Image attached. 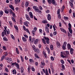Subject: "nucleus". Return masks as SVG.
<instances>
[{"label":"nucleus","instance_id":"5701e85b","mask_svg":"<svg viewBox=\"0 0 75 75\" xmlns=\"http://www.w3.org/2000/svg\"><path fill=\"white\" fill-rule=\"evenodd\" d=\"M3 14H4L3 11H1L0 12V17H1V16L3 15Z\"/></svg>","mask_w":75,"mask_h":75},{"label":"nucleus","instance_id":"6e6552de","mask_svg":"<svg viewBox=\"0 0 75 75\" xmlns=\"http://www.w3.org/2000/svg\"><path fill=\"white\" fill-rule=\"evenodd\" d=\"M74 50L72 48H71L70 49V53L72 55L74 53Z\"/></svg>","mask_w":75,"mask_h":75},{"label":"nucleus","instance_id":"c756f323","mask_svg":"<svg viewBox=\"0 0 75 75\" xmlns=\"http://www.w3.org/2000/svg\"><path fill=\"white\" fill-rule=\"evenodd\" d=\"M19 2H20V1H19V0H15V4H17L18 3H19Z\"/></svg>","mask_w":75,"mask_h":75},{"label":"nucleus","instance_id":"2f4dec72","mask_svg":"<svg viewBox=\"0 0 75 75\" xmlns=\"http://www.w3.org/2000/svg\"><path fill=\"white\" fill-rule=\"evenodd\" d=\"M15 65H16L18 69H20V67H19V64L18 63H15Z\"/></svg>","mask_w":75,"mask_h":75},{"label":"nucleus","instance_id":"393cba45","mask_svg":"<svg viewBox=\"0 0 75 75\" xmlns=\"http://www.w3.org/2000/svg\"><path fill=\"white\" fill-rule=\"evenodd\" d=\"M22 40L24 42H27V39H26V38H25L24 37H22Z\"/></svg>","mask_w":75,"mask_h":75},{"label":"nucleus","instance_id":"39448f33","mask_svg":"<svg viewBox=\"0 0 75 75\" xmlns=\"http://www.w3.org/2000/svg\"><path fill=\"white\" fill-rule=\"evenodd\" d=\"M45 30L47 33H49L50 32L49 31V28L46 26H45Z\"/></svg>","mask_w":75,"mask_h":75},{"label":"nucleus","instance_id":"b1692460","mask_svg":"<svg viewBox=\"0 0 75 75\" xmlns=\"http://www.w3.org/2000/svg\"><path fill=\"white\" fill-rule=\"evenodd\" d=\"M50 48L51 50H54V46L52 45H51L50 46Z\"/></svg>","mask_w":75,"mask_h":75},{"label":"nucleus","instance_id":"49530a36","mask_svg":"<svg viewBox=\"0 0 75 75\" xmlns=\"http://www.w3.org/2000/svg\"><path fill=\"white\" fill-rule=\"evenodd\" d=\"M42 23H45V24H47V23H48V22L47 21H42Z\"/></svg>","mask_w":75,"mask_h":75},{"label":"nucleus","instance_id":"4be33fe9","mask_svg":"<svg viewBox=\"0 0 75 75\" xmlns=\"http://www.w3.org/2000/svg\"><path fill=\"white\" fill-rule=\"evenodd\" d=\"M29 62L31 64H33V63H34V60L32 59H29Z\"/></svg>","mask_w":75,"mask_h":75},{"label":"nucleus","instance_id":"dca6fc26","mask_svg":"<svg viewBox=\"0 0 75 75\" xmlns=\"http://www.w3.org/2000/svg\"><path fill=\"white\" fill-rule=\"evenodd\" d=\"M25 16L26 17V19L28 20V21H30V17H29L28 15H27V14H26L25 15Z\"/></svg>","mask_w":75,"mask_h":75},{"label":"nucleus","instance_id":"20e7f679","mask_svg":"<svg viewBox=\"0 0 75 75\" xmlns=\"http://www.w3.org/2000/svg\"><path fill=\"white\" fill-rule=\"evenodd\" d=\"M67 42H65L64 43L63 45L62 46V48L63 50H65L66 49V47H67Z\"/></svg>","mask_w":75,"mask_h":75},{"label":"nucleus","instance_id":"ddd939ff","mask_svg":"<svg viewBox=\"0 0 75 75\" xmlns=\"http://www.w3.org/2000/svg\"><path fill=\"white\" fill-rule=\"evenodd\" d=\"M56 44L57 48H60V43L59 42L57 41L56 42Z\"/></svg>","mask_w":75,"mask_h":75},{"label":"nucleus","instance_id":"338daca9","mask_svg":"<svg viewBox=\"0 0 75 75\" xmlns=\"http://www.w3.org/2000/svg\"><path fill=\"white\" fill-rule=\"evenodd\" d=\"M46 42L47 44H50V41H49V40L46 41Z\"/></svg>","mask_w":75,"mask_h":75},{"label":"nucleus","instance_id":"603ef678","mask_svg":"<svg viewBox=\"0 0 75 75\" xmlns=\"http://www.w3.org/2000/svg\"><path fill=\"white\" fill-rule=\"evenodd\" d=\"M69 28H68V29L70 28H71V23H69Z\"/></svg>","mask_w":75,"mask_h":75},{"label":"nucleus","instance_id":"a878e982","mask_svg":"<svg viewBox=\"0 0 75 75\" xmlns=\"http://www.w3.org/2000/svg\"><path fill=\"white\" fill-rule=\"evenodd\" d=\"M9 23L10 27H13V23L11 22V21H9Z\"/></svg>","mask_w":75,"mask_h":75},{"label":"nucleus","instance_id":"bb28decb","mask_svg":"<svg viewBox=\"0 0 75 75\" xmlns=\"http://www.w3.org/2000/svg\"><path fill=\"white\" fill-rule=\"evenodd\" d=\"M16 52L17 54H20L19 51H18V48H16Z\"/></svg>","mask_w":75,"mask_h":75},{"label":"nucleus","instance_id":"864d4df0","mask_svg":"<svg viewBox=\"0 0 75 75\" xmlns=\"http://www.w3.org/2000/svg\"><path fill=\"white\" fill-rule=\"evenodd\" d=\"M30 69H31V67H30V66H28V72H30Z\"/></svg>","mask_w":75,"mask_h":75},{"label":"nucleus","instance_id":"3c124183","mask_svg":"<svg viewBox=\"0 0 75 75\" xmlns=\"http://www.w3.org/2000/svg\"><path fill=\"white\" fill-rule=\"evenodd\" d=\"M50 58L51 61H54V57L52 56Z\"/></svg>","mask_w":75,"mask_h":75},{"label":"nucleus","instance_id":"412c9836","mask_svg":"<svg viewBox=\"0 0 75 75\" xmlns=\"http://www.w3.org/2000/svg\"><path fill=\"white\" fill-rule=\"evenodd\" d=\"M67 46L68 50H69V49H70L71 46V45H70V44L68 43L67 45Z\"/></svg>","mask_w":75,"mask_h":75},{"label":"nucleus","instance_id":"0eeeda50","mask_svg":"<svg viewBox=\"0 0 75 75\" xmlns=\"http://www.w3.org/2000/svg\"><path fill=\"white\" fill-rule=\"evenodd\" d=\"M45 65V63L44 62H42L40 64V67L41 68H44V67Z\"/></svg>","mask_w":75,"mask_h":75},{"label":"nucleus","instance_id":"680f3d73","mask_svg":"<svg viewBox=\"0 0 75 75\" xmlns=\"http://www.w3.org/2000/svg\"><path fill=\"white\" fill-rule=\"evenodd\" d=\"M61 62L62 64H64L65 63L64 62V61L63 60H61Z\"/></svg>","mask_w":75,"mask_h":75},{"label":"nucleus","instance_id":"4c0bfd02","mask_svg":"<svg viewBox=\"0 0 75 75\" xmlns=\"http://www.w3.org/2000/svg\"><path fill=\"white\" fill-rule=\"evenodd\" d=\"M65 53H66V55H69V52L68 51H65Z\"/></svg>","mask_w":75,"mask_h":75},{"label":"nucleus","instance_id":"c85d7f7f","mask_svg":"<svg viewBox=\"0 0 75 75\" xmlns=\"http://www.w3.org/2000/svg\"><path fill=\"white\" fill-rule=\"evenodd\" d=\"M61 11V10L60 9H59L58 10H57V14H60V12Z\"/></svg>","mask_w":75,"mask_h":75},{"label":"nucleus","instance_id":"f8f14e48","mask_svg":"<svg viewBox=\"0 0 75 75\" xmlns=\"http://www.w3.org/2000/svg\"><path fill=\"white\" fill-rule=\"evenodd\" d=\"M47 19L48 20L50 21L51 20V15L50 14H48L47 15Z\"/></svg>","mask_w":75,"mask_h":75},{"label":"nucleus","instance_id":"7c9ffc66","mask_svg":"<svg viewBox=\"0 0 75 75\" xmlns=\"http://www.w3.org/2000/svg\"><path fill=\"white\" fill-rule=\"evenodd\" d=\"M53 28L54 31H55V30H56L55 28H57V26H56V25H55V24H54V25H53Z\"/></svg>","mask_w":75,"mask_h":75},{"label":"nucleus","instance_id":"4468645a","mask_svg":"<svg viewBox=\"0 0 75 75\" xmlns=\"http://www.w3.org/2000/svg\"><path fill=\"white\" fill-rule=\"evenodd\" d=\"M29 16L31 18H33V13L31 12H30L29 13Z\"/></svg>","mask_w":75,"mask_h":75},{"label":"nucleus","instance_id":"79ce46f5","mask_svg":"<svg viewBox=\"0 0 75 75\" xmlns=\"http://www.w3.org/2000/svg\"><path fill=\"white\" fill-rule=\"evenodd\" d=\"M5 13H6V14H8V13H9V11L8 10H5Z\"/></svg>","mask_w":75,"mask_h":75},{"label":"nucleus","instance_id":"ea45409f","mask_svg":"<svg viewBox=\"0 0 75 75\" xmlns=\"http://www.w3.org/2000/svg\"><path fill=\"white\" fill-rule=\"evenodd\" d=\"M35 57L36 58L38 59V58H40V57H38V55L37 54H35Z\"/></svg>","mask_w":75,"mask_h":75},{"label":"nucleus","instance_id":"e2e57ef3","mask_svg":"<svg viewBox=\"0 0 75 75\" xmlns=\"http://www.w3.org/2000/svg\"><path fill=\"white\" fill-rule=\"evenodd\" d=\"M64 18L65 20H68V18L67 17L64 16Z\"/></svg>","mask_w":75,"mask_h":75},{"label":"nucleus","instance_id":"a18cd8bd","mask_svg":"<svg viewBox=\"0 0 75 75\" xmlns=\"http://www.w3.org/2000/svg\"><path fill=\"white\" fill-rule=\"evenodd\" d=\"M33 50H37V48L35 47V46H34V45H33Z\"/></svg>","mask_w":75,"mask_h":75},{"label":"nucleus","instance_id":"a19ab883","mask_svg":"<svg viewBox=\"0 0 75 75\" xmlns=\"http://www.w3.org/2000/svg\"><path fill=\"white\" fill-rule=\"evenodd\" d=\"M5 34H6L5 32L4 33V32H3L1 33V35L2 37H4L5 35Z\"/></svg>","mask_w":75,"mask_h":75},{"label":"nucleus","instance_id":"cd10ccee","mask_svg":"<svg viewBox=\"0 0 75 75\" xmlns=\"http://www.w3.org/2000/svg\"><path fill=\"white\" fill-rule=\"evenodd\" d=\"M42 42H43V43L44 44H46V42H45V40L44 39H42Z\"/></svg>","mask_w":75,"mask_h":75},{"label":"nucleus","instance_id":"09e8293b","mask_svg":"<svg viewBox=\"0 0 75 75\" xmlns=\"http://www.w3.org/2000/svg\"><path fill=\"white\" fill-rule=\"evenodd\" d=\"M62 67L64 70H65V66L63 64H62Z\"/></svg>","mask_w":75,"mask_h":75},{"label":"nucleus","instance_id":"f03ea898","mask_svg":"<svg viewBox=\"0 0 75 75\" xmlns=\"http://www.w3.org/2000/svg\"><path fill=\"white\" fill-rule=\"evenodd\" d=\"M4 31L5 33V35H6V33H7V34H10V30L9 29H8L7 30H6L7 29V27H5L4 28Z\"/></svg>","mask_w":75,"mask_h":75},{"label":"nucleus","instance_id":"5fc2aeb1","mask_svg":"<svg viewBox=\"0 0 75 75\" xmlns=\"http://www.w3.org/2000/svg\"><path fill=\"white\" fill-rule=\"evenodd\" d=\"M39 8L40 10H42V7L41 6H39Z\"/></svg>","mask_w":75,"mask_h":75},{"label":"nucleus","instance_id":"c03bdc74","mask_svg":"<svg viewBox=\"0 0 75 75\" xmlns=\"http://www.w3.org/2000/svg\"><path fill=\"white\" fill-rule=\"evenodd\" d=\"M11 19L13 21H14V22H16V19H15V18H14V17H12Z\"/></svg>","mask_w":75,"mask_h":75},{"label":"nucleus","instance_id":"c9c22d12","mask_svg":"<svg viewBox=\"0 0 75 75\" xmlns=\"http://www.w3.org/2000/svg\"><path fill=\"white\" fill-rule=\"evenodd\" d=\"M44 38H45V40L46 41H48V40H50V39L48 38H47L45 37V36H44L43 37Z\"/></svg>","mask_w":75,"mask_h":75},{"label":"nucleus","instance_id":"0e129e2a","mask_svg":"<svg viewBox=\"0 0 75 75\" xmlns=\"http://www.w3.org/2000/svg\"><path fill=\"white\" fill-rule=\"evenodd\" d=\"M67 61L68 62H69V63L70 64H71H71H72L71 63V61H70V60L69 59H67Z\"/></svg>","mask_w":75,"mask_h":75},{"label":"nucleus","instance_id":"6ab92c4d","mask_svg":"<svg viewBox=\"0 0 75 75\" xmlns=\"http://www.w3.org/2000/svg\"><path fill=\"white\" fill-rule=\"evenodd\" d=\"M46 48L47 51H48V54H50V48H49L47 47H46Z\"/></svg>","mask_w":75,"mask_h":75},{"label":"nucleus","instance_id":"7ed1b4c3","mask_svg":"<svg viewBox=\"0 0 75 75\" xmlns=\"http://www.w3.org/2000/svg\"><path fill=\"white\" fill-rule=\"evenodd\" d=\"M65 52H61L60 53V55L61 57H62V58H67V54H65Z\"/></svg>","mask_w":75,"mask_h":75},{"label":"nucleus","instance_id":"423d86ee","mask_svg":"<svg viewBox=\"0 0 75 75\" xmlns=\"http://www.w3.org/2000/svg\"><path fill=\"white\" fill-rule=\"evenodd\" d=\"M51 3H52V4L55 5V6H57V3H56L55 1V0H51Z\"/></svg>","mask_w":75,"mask_h":75},{"label":"nucleus","instance_id":"37998d69","mask_svg":"<svg viewBox=\"0 0 75 75\" xmlns=\"http://www.w3.org/2000/svg\"><path fill=\"white\" fill-rule=\"evenodd\" d=\"M9 14H13V12L12 10H11V9H10L9 10Z\"/></svg>","mask_w":75,"mask_h":75},{"label":"nucleus","instance_id":"f257e3e1","mask_svg":"<svg viewBox=\"0 0 75 75\" xmlns=\"http://www.w3.org/2000/svg\"><path fill=\"white\" fill-rule=\"evenodd\" d=\"M33 9H34L35 10V11L36 12H37V13H42L41 11L39 10L38 7H37V6H34L33 7Z\"/></svg>","mask_w":75,"mask_h":75},{"label":"nucleus","instance_id":"9d476101","mask_svg":"<svg viewBox=\"0 0 75 75\" xmlns=\"http://www.w3.org/2000/svg\"><path fill=\"white\" fill-rule=\"evenodd\" d=\"M25 7H28V6H29V2L27 1H26L25 4Z\"/></svg>","mask_w":75,"mask_h":75},{"label":"nucleus","instance_id":"774afa93","mask_svg":"<svg viewBox=\"0 0 75 75\" xmlns=\"http://www.w3.org/2000/svg\"><path fill=\"white\" fill-rule=\"evenodd\" d=\"M58 17L59 18H61V15L60 14H58Z\"/></svg>","mask_w":75,"mask_h":75},{"label":"nucleus","instance_id":"69168bd1","mask_svg":"<svg viewBox=\"0 0 75 75\" xmlns=\"http://www.w3.org/2000/svg\"><path fill=\"white\" fill-rule=\"evenodd\" d=\"M35 64L36 66H38V62H35Z\"/></svg>","mask_w":75,"mask_h":75},{"label":"nucleus","instance_id":"58836bf2","mask_svg":"<svg viewBox=\"0 0 75 75\" xmlns=\"http://www.w3.org/2000/svg\"><path fill=\"white\" fill-rule=\"evenodd\" d=\"M70 33L71 34H72V29H71V28H69L68 29Z\"/></svg>","mask_w":75,"mask_h":75},{"label":"nucleus","instance_id":"13d9d810","mask_svg":"<svg viewBox=\"0 0 75 75\" xmlns=\"http://www.w3.org/2000/svg\"><path fill=\"white\" fill-rule=\"evenodd\" d=\"M22 7H24V3L23 2H22L21 5Z\"/></svg>","mask_w":75,"mask_h":75},{"label":"nucleus","instance_id":"e433bc0d","mask_svg":"<svg viewBox=\"0 0 75 75\" xmlns=\"http://www.w3.org/2000/svg\"><path fill=\"white\" fill-rule=\"evenodd\" d=\"M21 73H23L24 72V68L21 67Z\"/></svg>","mask_w":75,"mask_h":75},{"label":"nucleus","instance_id":"2eb2a0df","mask_svg":"<svg viewBox=\"0 0 75 75\" xmlns=\"http://www.w3.org/2000/svg\"><path fill=\"white\" fill-rule=\"evenodd\" d=\"M60 29L61 31L63 32V33H67V31L65 30H64L63 28H60Z\"/></svg>","mask_w":75,"mask_h":75},{"label":"nucleus","instance_id":"de8ad7c7","mask_svg":"<svg viewBox=\"0 0 75 75\" xmlns=\"http://www.w3.org/2000/svg\"><path fill=\"white\" fill-rule=\"evenodd\" d=\"M14 27L15 28V29L16 30H18V27H17V26L16 25H14Z\"/></svg>","mask_w":75,"mask_h":75},{"label":"nucleus","instance_id":"9b49d317","mask_svg":"<svg viewBox=\"0 0 75 75\" xmlns=\"http://www.w3.org/2000/svg\"><path fill=\"white\" fill-rule=\"evenodd\" d=\"M37 31V27H34L33 29V30L32 31V33L33 35L34 36V32H35Z\"/></svg>","mask_w":75,"mask_h":75},{"label":"nucleus","instance_id":"8fccbe9b","mask_svg":"<svg viewBox=\"0 0 75 75\" xmlns=\"http://www.w3.org/2000/svg\"><path fill=\"white\" fill-rule=\"evenodd\" d=\"M68 36L69 37V38L70 37H72V35H71V34H70L69 33H68Z\"/></svg>","mask_w":75,"mask_h":75},{"label":"nucleus","instance_id":"f704fd0d","mask_svg":"<svg viewBox=\"0 0 75 75\" xmlns=\"http://www.w3.org/2000/svg\"><path fill=\"white\" fill-rule=\"evenodd\" d=\"M20 58L22 62H24V59H23V56L21 55V56Z\"/></svg>","mask_w":75,"mask_h":75},{"label":"nucleus","instance_id":"aec40b11","mask_svg":"<svg viewBox=\"0 0 75 75\" xmlns=\"http://www.w3.org/2000/svg\"><path fill=\"white\" fill-rule=\"evenodd\" d=\"M69 3L70 4V6L71 7V8H73V7H74V4H73V3H72L70 1H69Z\"/></svg>","mask_w":75,"mask_h":75},{"label":"nucleus","instance_id":"1a4fd4ad","mask_svg":"<svg viewBox=\"0 0 75 75\" xmlns=\"http://www.w3.org/2000/svg\"><path fill=\"white\" fill-rule=\"evenodd\" d=\"M39 41V40L38 39H35V41H34V44H37L38 43V42Z\"/></svg>","mask_w":75,"mask_h":75},{"label":"nucleus","instance_id":"f3484780","mask_svg":"<svg viewBox=\"0 0 75 75\" xmlns=\"http://www.w3.org/2000/svg\"><path fill=\"white\" fill-rule=\"evenodd\" d=\"M43 54L45 57L46 58H47V54H46V53H45V51H43Z\"/></svg>","mask_w":75,"mask_h":75},{"label":"nucleus","instance_id":"6e6d98bb","mask_svg":"<svg viewBox=\"0 0 75 75\" xmlns=\"http://www.w3.org/2000/svg\"><path fill=\"white\" fill-rule=\"evenodd\" d=\"M31 69L32 71H35V69H34V68L33 67H31Z\"/></svg>","mask_w":75,"mask_h":75},{"label":"nucleus","instance_id":"4d7b16f0","mask_svg":"<svg viewBox=\"0 0 75 75\" xmlns=\"http://www.w3.org/2000/svg\"><path fill=\"white\" fill-rule=\"evenodd\" d=\"M4 58H5V57H4V56H3L1 59V61H3V59H4Z\"/></svg>","mask_w":75,"mask_h":75},{"label":"nucleus","instance_id":"bf43d9fd","mask_svg":"<svg viewBox=\"0 0 75 75\" xmlns=\"http://www.w3.org/2000/svg\"><path fill=\"white\" fill-rule=\"evenodd\" d=\"M47 1L49 4H51V0H47Z\"/></svg>","mask_w":75,"mask_h":75},{"label":"nucleus","instance_id":"72a5a7b5","mask_svg":"<svg viewBox=\"0 0 75 75\" xmlns=\"http://www.w3.org/2000/svg\"><path fill=\"white\" fill-rule=\"evenodd\" d=\"M3 39L4 41H8V39L6 37L3 38Z\"/></svg>","mask_w":75,"mask_h":75},{"label":"nucleus","instance_id":"052dcab7","mask_svg":"<svg viewBox=\"0 0 75 75\" xmlns=\"http://www.w3.org/2000/svg\"><path fill=\"white\" fill-rule=\"evenodd\" d=\"M24 25H26V26L27 27H28V24H27V23L25 22L24 23Z\"/></svg>","mask_w":75,"mask_h":75},{"label":"nucleus","instance_id":"a211bd4d","mask_svg":"<svg viewBox=\"0 0 75 75\" xmlns=\"http://www.w3.org/2000/svg\"><path fill=\"white\" fill-rule=\"evenodd\" d=\"M9 6L10 7V8H11L12 9V10H13V11H14V7H13V5H9Z\"/></svg>","mask_w":75,"mask_h":75},{"label":"nucleus","instance_id":"473e14b6","mask_svg":"<svg viewBox=\"0 0 75 75\" xmlns=\"http://www.w3.org/2000/svg\"><path fill=\"white\" fill-rule=\"evenodd\" d=\"M12 74H16V72H16V70L15 69H14L12 71Z\"/></svg>","mask_w":75,"mask_h":75}]
</instances>
